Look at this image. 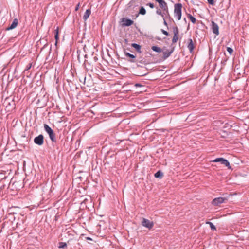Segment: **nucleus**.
I'll return each mask as SVG.
<instances>
[{"instance_id": "7c9ffc66", "label": "nucleus", "mask_w": 249, "mask_h": 249, "mask_svg": "<svg viewBox=\"0 0 249 249\" xmlns=\"http://www.w3.org/2000/svg\"><path fill=\"white\" fill-rule=\"evenodd\" d=\"M161 32L165 36H168L169 35L168 32L163 29H161Z\"/></svg>"}, {"instance_id": "7ed1b4c3", "label": "nucleus", "mask_w": 249, "mask_h": 249, "mask_svg": "<svg viewBox=\"0 0 249 249\" xmlns=\"http://www.w3.org/2000/svg\"><path fill=\"white\" fill-rule=\"evenodd\" d=\"M213 162H220L221 164L224 165L227 167L228 169H231V168L230 166V163L228 160L223 158H217L213 160Z\"/></svg>"}, {"instance_id": "473e14b6", "label": "nucleus", "mask_w": 249, "mask_h": 249, "mask_svg": "<svg viewBox=\"0 0 249 249\" xmlns=\"http://www.w3.org/2000/svg\"><path fill=\"white\" fill-rule=\"evenodd\" d=\"M79 6H80V3H78L77 5L75 7V11H77L79 9Z\"/></svg>"}, {"instance_id": "c756f323", "label": "nucleus", "mask_w": 249, "mask_h": 249, "mask_svg": "<svg viewBox=\"0 0 249 249\" xmlns=\"http://www.w3.org/2000/svg\"><path fill=\"white\" fill-rule=\"evenodd\" d=\"M54 37H55V39L56 40V42H55V45H57V41H58V40L59 39V36H58V35H57V34H55Z\"/></svg>"}, {"instance_id": "20e7f679", "label": "nucleus", "mask_w": 249, "mask_h": 249, "mask_svg": "<svg viewBox=\"0 0 249 249\" xmlns=\"http://www.w3.org/2000/svg\"><path fill=\"white\" fill-rule=\"evenodd\" d=\"M226 201H227V198L223 197H219L213 199L212 203L214 206H218L221 203L226 202Z\"/></svg>"}, {"instance_id": "c9c22d12", "label": "nucleus", "mask_w": 249, "mask_h": 249, "mask_svg": "<svg viewBox=\"0 0 249 249\" xmlns=\"http://www.w3.org/2000/svg\"><path fill=\"white\" fill-rule=\"evenodd\" d=\"M86 239L87 240H90V241H92V239L91 238L89 237H86Z\"/></svg>"}, {"instance_id": "2f4dec72", "label": "nucleus", "mask_w": 249, "mask_h": 249, "mask_svg": "<svg viewBox=\"0 0 249 249\" xmlns=\"http://www.w3.org/2000/svg\"><path fill=\"white\" fill-rule=\"evenodd\" d=\"M207 1H208V2L210 4L212 5H214V0H207Z\"/></svg>"}, {"instance_id": "bb28decb", "label": "nucleus", "mask_w": 249, "mask_h": 249, "mask_svg": "<svg viewBox=\"0 0 249 249\" xmlns=\"http://www.w3.org/2000/svg\"><path fill=\"white\" fill-rule=\"evenodd\" d=\"M227 51L228 52L230 55H231L233 52V50L229 47H227Z\"/></svg>"}, {"instance_id": "72a5a7b5", "label": "nucleus", "mask_w": 249, "mask_h": 249, "mask_svg": "<svg viewBox=\"0 0 249 249\" xmlns=\"http://www.w3.org/2000/svg\"><path fill=\"white\" fill-rule=\"evenodd\" d=\"M135 86L136 87H142V85H141L140 83H136V84H135Z\"/></svg>"}, {"instance_id": "f257e3e1", "label": "nucleus", "mask_w": 249, "mask_h": 249, "mask_svg": "<svg viewBox=\"0 0 249 249\" xmlns=\"http://www.w3.org/2000/svg\"><path fill=\"white\" fill-rule=\"evenodd\" d=\"M44 128L46 132L48 134L51 141L53 142H56V135L53 130L46 124H44Z\"/></svg>"}, {"instance_id": "ea45409f", "label": "nucleus", "mask_w": 249, "mask_h": 249, "mask_svg": "<svg viewBox=\"0 0 249 249\" xmlns=\"http://www.w3.org/2000/svg\"><path fill=\"white\" fill-rule=\"evenodd\" d=\"M145 75V74H143L141 75V76H143V75Z\"/></svg>"}, {"instance_id": "f3484780", "label": "nucleus", "mask_w": 249, "mask_h": 249, "mask_svg": "<svg viewBox=\"0 0 249 249\" xmlns=\"http://www.w3.org/2000/svg\"><path fill=\"white\" fill-rule=\"evenodd\" d=\"M124 53H125V55L126 56L129 57V58H131L132 59V60H130L131 62H135V61H136L135 59L136 58L135 55L130 54L129 53H126V52H125Z\"/></svg>"}, {"instance_id": "393cba45", "label": "nucleus", "mask_w": 249, "mask_h": 249, "mask_svg": "<svg viewBox=\"0 0 249 249\" xmlns=\"http://www.w3.org/2000/svg\"><path fill=\"white\" fill-rule=\"evenodd\" d=\"M173 29L174 35L178 36V35L179 34V30H178V28L177 26H176V27H173Z\"/></svg>"}, {"instance_id": "e433bc0d", "label": "nucleus", "mask_w": 249, "mask_h": 249, "mask_svg": "<svg viewBox=\"0 0 249 249\" xmlns=\"http://www.w3.org/2000/svg\"><path fill=\"white\" fill-rule=\"evenodd\" d=\"M57 34L58 35V27L57 28L56 30H55V34Z\"/></svg>"}, {"instance_id": "dca6fc26", "label": "nucleus", "mask_w": 249, "mask_h": 249, "mask_svg": "<svg viewBox=\"0 0 249 249\" xmlns=\"http://www.w3.org/2000/svg\"><path fill=\"white\" fill-rule=\"evenodd\" d=\"M151 49L154 51V52H156L157 53H161V52H162L163 50L157 46H153L151 47Z\"/></svg>"}, {"instance_id": "58836bf2", "label": "nucleus", "mask_w": 249, "mask_h": 249, "mask_svg": "<svg viewBox=\"0 0 249 249\" xmlns=\"http://www.w3.org/2000/svg\"><path fill=\"white\" fill-rule=\"evenodd\" d=\"M85 80H86V77H84V82L85 81Z\"/></svg>"}, {"instance_id": "cd10ccee", "label": "nucleus", "mask_w": 249, "mask_h": 249, "mask_svg": "<svg viewBox=\"0 0 249 249\" xmlns=\"http://www.w3.org/2000/svg\"><path fill=\"white\" fill-rule=\"evenodd\" d=\"M147 6H149L151 8L153 9L154 8L155 6L153 3H148L146 4Z\"/></svg>"}, {"instance_id": "aec40b11", "label": "nucleus", "mask_w": 249, "mask_h": 249, "mask_svg": "<svg viewBox=\"0 0 249 249\" xmlns=\"http://www.w3.org/2000/svg\"><path fill=\"white\" fill-rule=\"evenodd\" d=\"M146 10L143 6H141L140 8L139 11L137 16H138L139 14H141L142 15H144L146 14Z\"/></svg>"}, {"instance_id": "0eeeda50", "label": "nucleus", "mask_w": 249, "mask_h": 249, "mask_svg": "<svg viewBox=\"0 0 249 249\" xmlns=\"http://www.w3.org/2000/svg\"><path fill=\"white\" fill-rule=\"evenodd\" d=\"M156 2H158L159 8L161 9L163 11L168 9L167 3L164 0H157Z\"/></svg>"}, {"instance_id": "ddd939ff", "label": "nucleus", "mask_w": 249, "mask_h": 249, "mask_svg": "<svg viewBox=\"0 0 249 249\" xmlns=\"http://www.w3.org/2000/svg\"><path fill=\"white\" fill-rule=\"evenodd\" d=\"M135 62H137V66H140L138 63H141L143 65H146L149 64V62L146 60L144 58L140 57L137 60L135 61Z\"/></svg>"}, {"instance_id": "412c9836", "label": "nucleus", "mask_w": 249, "mask_h": 249, "mask_svg": "<svg viewBox=\"0 0 249 249\" xmlns=\"http://www.w3.org/2000/svg\"><path fill=\"white\" fill-rule=\"evenodd\" d=\"M70 242V240H68L67 242V243L66 242H59V248H65L67 247V244H69V242Z\"/></svg>"}, {"instance_id": "1a4fd4ad", "label": "nucleus", "mask_w": 249, "mask_h": 249, "mask_svg": "<svg viewBox=\"0 0 249 249\" xmlns=\"http://www.w3.org/2000/svg\"><path fill=\"white\" fill-rule=\"evenodd\" d=\"M212 30L213 34L218 35L219 32V27L218 25L214 21H212Z\"/></svg>"}, {"instance_id": "5701e85b", "label": "nucleus", "mask_w": 249, "mask_h": 249, "mask_svg": "<svg viewBox=\"0 0 249 249\" xmlns=\"http://www.w3.org/2000/svg\"><path fill=\"white\" fill-rule=\"evenodd\" d=\"M188 18L190 19V20L191 21V22L193 23H195L196 22V19L195 17H194L193 16H192L191 14H188Z\"/></svg>"}, {"instance_id": "4468645a", "label": "nucleus", "mask_w": 249, "mask_h": 249, "mask_svg": "<svg viewBox=\"0 0 249 249\" xmlns=\"http://www.w3.org/2000/svg\"><path fill=\"white\" fill-rule=\"evenodd\" d=\"M90 14H91L90 9H87L83 15V18L84 21H86L87 20V19L89 18Z\"/></svg>"}, {"instance_id": "b1692460", "label": "nucleus", "mask_w": 249, "mask_h": 249, "mask_svg": "<svg viewBox=\"0 0 249 249\" xmlns=\"http://www.w3.org/2000/svg\"><path fill=\"white\" fill-rule=\"evenodd\" d=\"M206 223L207 224H209L210 225L211 230H216L215 226L211 222L207 221V222H206Z\"/></svg>"}, {"instance_id": "6ab92c4d", "label": "nucleus", "mask_w": 249, "mask_h": 249, "mask_svg": "<svg viewBox=\"0 0 249 249\" xmlns=\"http://www.w3.org/2000/svg\"><path fill=\"white\" fill-rule=\"evenodd\" d=\"M154 176L156 178H161L163 176V173L160 170H159L154 174Z\"/></svg>"}, {"instance_id": "37998d69", "label": "nucleus", "mask_w": 249, "mask_h": 249, "mask_svg": "<svg viewBox=\"0 0 249 249\" xmlns=\"http://www.w3.org/2000/svg\"><path fill=\"white\" fill-rule=\"evenodd\" d=\"M156 1L157 0H155Z\"/></svg>"}, {"instance_id": "6e6552de", "label": "nucleus", "mask_w": 249, "mask_h": 249, "mask_svg": "<svg viewBox=\"0 0 249 249\" xmlns=\"http://www.w3.org/2000/svg\"><path fill=\"white\" fill-rule=\"evenodd\" d=\"M174 51V47H172L170 50L166 49L165 51L163 52L162 58L164 60L168 58L173 53Z\"/></svg>"}, {"instance_id": "2eb2a0df", "label": "nucleus", "mask_w": 249, "mask_h": 249, "mask_svg": "<svg viewBox=\"0 0 249 249\" xmlns=\"http://www.w3.org/2000/svg\"><path fill=\"white\" fill-rule=\"evenodd\" d=\"M163 14L164 15V17H162L163 18H164V19L167 18V19H172V18L170 16V15L169 14L168 9L166 10V11H163Z\"/></svg>"}, {"instance_id": "4c0bfd02", "label": "nucleus", "mask_w": 249, "mask_h": 249, "mask_svg": "<svg viewBox=\"0 0 249 249\" xmlns=\"http://www.w3.org/2000/svg\"><path fill=\"white\" fill-rule=\"evenodd\" d=\"M48 46V43H46L44 45V46H43V48H42V49H43V48H44L45 47H46V46Z\"/></svg>"}, {"instance_id": "f8f14e48", "label": "nucleus", "mask_w": 249, "mask_h": 249, "mask_svg": "<svg viewBox=\"0 0 249 249\" xmlns=\"http://www.w3.org/2000/svg\"><path fill=\"white\" fill-rule=\"evenodd\" d=\"M18 19L15 18L13 20L12 24L6 29V30L8 31V30H12V29L15 28L17 27V26L18 25Z\"/></svg>"}, {"instance_id": "9d476101", "label": "nucleus", "mask_w": 249, "mask_h": 249, "mask_svg": "<svg viewBox=\"0 0 249 249\" xmlns=\"http://www.w3.org/2000/svg\"><path fill=\"white\" fill-rule=\"evenodd\" d=\"M188 43L187 45V48L189 50L191 53H193L194 49L195 47V45L193 42V40L191 38H189L188 40Z\"/></svg>"}, {"instance_id": "9b49d317", "label": "nucleus", "mask_w": 249, "mask_h": 249, "mask_svg": "<svg viewBox=\"0 0 249 249\" xmlns=\"http://www.w3.org/2000/svg\"><path fill=\"white\" fill-rule=\"evenodd\" d=\"M123 26H129L133 24V21L130 19H128L126 18H123L122 19Z\"/></svg>"}, {"instance_id": "c85d7f7f", "label": "nucleus", "mask_w": 249, "mask_h": 249, "mask_svg": "<svg viewBox=\"0 0 249 249\" xmlns=\"http://www.w3.org/2000/svg\"><path fill=\"white\" fill-rule=\"evenodd\" d=\"M32 65V63H29V64L27 65V66H26V68H25V71H28V70H29L31 68Z\"/></svg>"}, {"instance_id": "39448f33", "label": "nucleus", "mask_w": 249, "mask_h": 249, "mask_svg": "<svg viewBox=\"0 0 249 249\" xmlns=\"http://www.w3.org/2000/svg\"><path fill=\"white\" fill-rule=\"evenodd\" d=\"M142 225L147 228L148 229H151L154 226V223L153 221H150L146 218H143L142 221Z\"/></svg>"}, {"instance_id": "a211bd4d", "label": "nucleus", "mask_w": 249, "mask_h": 249, "mask_svg": "<svg viewBox=\"0 0 249 249\" xmlns=\"http://www.w3.org/2000/svg\"><path fill=\"white\" fill-rule=\"evenodd\" d=\"M131 46L133 47H134L138 52L141 53V45H140L139 44H136V43H132L131 44Z\"/></svg>"}, {"instance_id": "a878e982", "label": "nucleus", "mask_w": 249, "mask_h": 249, "mask_svg": "<svg viewBox=\"0 0 249 249\" xmlns=\"http://www.w3.org/2000/svg\"><path fill=\"white\" fill-rule=\"evenodd\" d=\"M178 36H175L174 35L173 37L172 40V43H175L177 42L178 40Z\"/></svg>"}, {"instance_id": "f704fd0d", "label": "nucleus", "mask_w": 249, "mask_h": 249, "mask_svg": "<svg viewBox=\"0 0 249 249\" xmlns=\"http://www.w3.org/2000/svg\"><path fill=\"white\" fill-rule=\"evenodd\" d=\"M163 24H164V25H165V26H167V22H166L165 19L163 18Z\"/></svg>"}, {"instance_id": "423d86ee", "label": "nucleus", "mask_w": 249, "mask_h": 249, "mask_svg": "<svg viewBox=\"0 0 249 249\" xmlns=\"http://www.w3.org/2000/svg\"><path fill=\"white\" fill-rule=\"evenodd\" d=\"M34 142L36 144L39 146L42 145L44 143V136L43 135L40 134L34 138Z\"/></svg>"}, {"instance_id": "f03ea898", "label": "nucleus", "mask_w": 249, "mask_h": 249, "mask_svg": "<svg viewBox=\"0 0 249 249\" xmlns=\"http://www.w3.org/2000/svg\"><path fill=\"white\" fill-rule=\"evenodd\" d=\"M182 5L181 3H178L175 4L174 5V16L178 20H179L181 19L182 15Z\"/></svg>"}, {"instance_id": "4be33fe9", "label": "nucleus", "mask_w": 249, "mask_h": 249, "mask_svg": "<svg viewBox=\"0 0 249 249\" xmlns=\"http://www.w3.org/2000/svg\"><path fill=\"white\" fill-rule=\"evenodd\" d=\"M156 13L157 15L160 16L161 17H164V15L163 14V11L161 9L157 7V10L156 11Z\"/></svg>"}, {"instance_id": "79ce46f5", "label": "nucleus", "mask_w": 249, "mask_h": 249, "mask_svg": "<svg viewBox=\"0 0 249 249\" xmlns=\"http://www.w3.org/2000/svg\"><path fill=\"white\" fill-rule=\"evenodd\" d=\"M87 57V54H85V57Z\"/></svg>"}, {"instance_id": "a19ab883", "label": "nucleus", "mask_w": 249, "mask_h": 249, "mask_svg": "<svg viewBox=\"0 0 249 249\" xmlns=\"http://www.w3.org/2000/svg\"><path fill=\"white\" fill-rule=\"evenodd\" d=\"M125 42H127V39H125Z\"/></svg>"}]
</instances>
